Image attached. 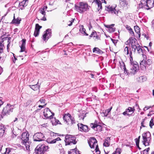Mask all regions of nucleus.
<instances>
[{
	"instance_id": "f257e3e1",
	"label": "nucleus",
	"mask_w": 154,
	"mask_h": 154,
	"mask_svg": "<svg viewBox=\"0 0 154 154\" xmlns=\"http://www.w3.org/2000/svg\"><path fill=\"white\" fill-rule=\"evenodd\" d=\"M88 5L87 3L84 2H80L78 5H75V9L77 12L82 13L86 11L88 8Z\"/></svg>"
},
{
	"instance_id": "f03ea898",
	"label": "nucleus",
	"mask_w": 154,
	"mask_h": 154,
	"mask_svg": "<svg viewBox=\"0 0 154 154\" xmlns=\"http://www.w3.org/2000/svg\"><path fill=\"white\" fill-rule=\"evenodd\" d=\"M49 148L48 146L44 144L38 145L35 149V152L37 154H44Z\"/></svg>"
},
{
	"instance_id": "7ed1b4c3",
	"label": "nucleus",
	"mask_w": 154,
	"mask_h": 154,
	"mask_svg": "<svg viewBox=\"0 0 154 154\" xmlns=\"http://www.w3.org/2000/svg\"><path fill=\"white\" fill-rule=\"evenodd\" d=\"M150 133L149 132H147L142 134L143 144L145 146H149V144L151 138Z\"/></svg>"
},
{
	"instance_id": "20e7f679",
	"label": "nucleus",
	"mask_w": 154,
	"mask_h": 154,
	"mask_svg": "<svg viewBox=\"0 0 154 154\" xmlns=\"http://www.w3.org/2000/svg\"><path fill=\"white\" fill-rule=\"evenodd\" d=\"M76 138L75 136L70 135H67L65 136V141L67 145L75 144L76 143Z\"/></svg>"
},
{
	"instance_id": "39448f33",
	"label": "nucleus",
	"mask_w": 154,
	"mask_h": 154,
	"mask_svg": "<svg viewBox=\"0 0 154 154\" xmlns=\"http://www.w3.org/2000/svg\"><path fill=\"white\" fill-rule=\"evenodd\" d=\"M144 59V56L145 55H143ZM146 60L143 59L140 62V67L142 69H146V67H148L152 63V60L150 59H148Z\"/></svg>"
},
{
	"instance_id": "423d86ee",
	"label": "nucleus",
	"mask_w": 154,
	"mask_h": 154,
	"mask_svg": "<svg viewBox=\"0 0 154 154\" xmlns=\"http://www.w3.org/2000/svg\"><path fill=\"white\" fill-rule=\"evenodd\" d=\"M13 108L12 106L8 104L4 108L2 112V114L3 116L9 115L10 112L13 111Z\"/></svg>"
},
{
	"instance_id": "0eeeda50",
	"label": "nucleus",
	"mask_w": 154,
	"mask_h": 154,
	"mask_svg": "<svg viewBox=\"0 0 154 154\" xmlns=\"http://www.w3.org/2000/svg\"><path fill=\"white\" fill-rule=\"evenodd\" d=\"M29 134L28 132L26 131L23 132L22 135L21 139L22 140V143L23 144H24L25 143H29Z\"/></svg>"
},
{
	"instance_id": "6e6552de",
	"label": "nucleus",
	"mask_w": 154,
	"mask_h": 154,
	"mask_svg": "<svg viewBox=\"0 0 154 154\" xmlns=\"http://www.w3.org/2000/svg\"><path fill=\"white\" fill-rule=\"evenodd\" d=\"M137 42V40L135 38L131 37L126 42V44L129 45H131L132 48H134L135 46L137 45H138V43Z\"/></svg>"
},
{
	"instance_id": "1a4fd4ad",
	"label": "nucleus",
	"mask_w": 154,
	"mask_h": 154,
	"mask_svg": "<svg viewBox=\"0 0 154 154\" xmlns=\"http://www.w3.org/2000/svg\"><path fill=\"white\" fill-rule=\"evenodd\" d=\"M44 135L41 133H37L35 134L33 136V140L34 141H41L43 140Z\"/></svg>"
},
{
	"instance_id": "9d476101",
	"label": "nucleus",
	"mask_w": 154,
	"mask_h": 154,
	"mask_svg": "<svg viewBox=\"0 0 154 154\" xmlns=\"http://www.w3.org/2000/svg\"><path fill=\"white\" fill-rule=\"evenodd\" d=\"M44 114L45 117L47 119H51L53 116L54 115V113L51 112L50 109L46 108L44 109Z\"/></svg>"
},
{
	"instance_id": "9b49d317",
	"label": "nucleus",
	"mask_w": 154,
	"mask_h": 154,
	"mask_svg": "<svg viewBox=\"0 0 154 154\" xmlns=\"http://www.w3.org/2000/svg\"><path fill=\"white\" fill-rule=\"evenodd\" d=\"M96 140L94 137L90 138L88 140V143L90 147L92 149H94V151L95 152H96Z\"/></svg>"
},
{
	"instance_id": "f8f14e48",
	"label": "nucleus",
	"mask_w": 154,
	"mask_h": 154,
	"mask_svg": "<svg viewBox=\"0 0 154 154\" xmlns=\"http://www.w3.org/2000/svg\"><path fill=\"white\" fill-rule=\"evenodd\" d=\"M51 29H47L44 32L43 35V39L45 42L47 41L51 37Z\"/></svg>"
},
{
	"instance_id": "ddd939ff",
	"label": "nucleus",
	"mask_w": 154,
	"mask_h": 154,
	"mask_svg": "<svg viewBox=\"0 0 154 154\" xmlns=\"http://www.w3.org/2000/svg\"><path fill=\"white\" fill-rule=\"evenodd\" d=\"M137 63H134L132 64H131V72L132 74H134L137 71L138 69V65L137 64Z\"/></svg>"
},
{
	"instance_id": "4468645a",
	"label": "nucleus",
	"mask_w": 154,
	"mask_h": 154,
	"mask_svg": "<svg viewBox=\"0 0 154 154\" xmlns=\"http://www.w3.org/2000/svg\"><path fill=\"white\" fill-rule=\"evenodd\" d=\"M78 126L79 129L81 131L87 132L88 131V129L87 126L84 125L81 123H78Z\"/></svg>"
},
{
	"instance_id": "2eb2a0df",
	"label": "nucleus",
	"mask_w": 154,
	"mask_h": 154,
	"mask_svg": "<svg viewBox=\"0 0 154 154\" xmlns=\"http://www.w3.org/2000/svg\"><path fill=\"white\" fill-rule=\"evenodd\" d=\"M104 26L108 28L107 30L110 33L114 32L116 30V28L114 27V24H112L111 25L104 24Z\"/></svg>"
},
{
	"instance_id": "dca6fc26",
	"label": "nucleus",
	"mask_w": 154,
	"mask_h": 154,
	"mask_svg": "<svg viewBox=\"0 0 154 154\" xmlns=\"http://www.w3.org/2000/svg\"><path fill=\"white\" fill-rule=\"evenodd\" d=\"M106 10L112 14H116L118 13V11H117L115 9L114 7H112L110 6L106 7Z\"/></svg>"
},
{
	"instance_id": "f3484780",
	"label": "nucleus",
	"mask_w": 154,
	"mask_h": 154,
	"mask_svg": "<svg viewBox=\"0 0 154 154\" xmlns=\"http://www.w3.org/2000/svg\"><path fill=\"white\" fill-rule=\"evenodd\" d=\"M41 28L42 26H39L38 24H36L35 30L34 34V35L35 37H37L38 35L39 30Z\"/></svg>"
},
{
	"instance_id": "a211bd4d",
	"label": "nucleus",
	"mask_w": 154,
	"mask_h": 154,
	"mask_svg": "<svg viewBox=\"0 0 154 154\" xmlns=\"http://www.w3.org/2000/svg\"><path fill=\"white\" fill-rule=\"evenodd\" d=\"M132 51L135 52L136 50H137L138 53L139 54H142L143 53V50L141 48V46L139 45L138 44V45H136L135 46V47L134 48H132Z\"/></svg>"
},
{
	"instance_id": "6ab92c4d",
	"label": "nucleus",
	"mask_w": 154,
	"mask_h": 154,
	"mask_svg": "<svg viewBox=\"0 0 154 154\" xmlns=\"http://www.w3.org/2000/svg\"><path fill=\"white\" fill-rule=\"evenodd\" d=\"M71 116L70 114L68 113L67 114H65L63 117V120L68 124H69V122Z\"/></svg>"
},
{
	"instance_id": "aec40b11",
	"label": "nucleus",
	"mask_w": 154,
	"mask_h": 154,
	"mask_svg": "<svg viewBox=\"0 0 154 154\" xmlns=\"http://www.w3.org/2000/svg\"><path fill=\"white\" fill-rule=\"evenodd\" d=\"M102 1L101 2L99 0H97V5H98V11H99L100 10L102 9V3H106V2L105 0H101Z\"/></svg>"
},
{
	"instance_id": "412c9836",
	"label": "nucleus",
	"mask_w": 154,
	"mask_h": 154,
	"mask_svg": "<svg viewBox=\"0 0 154 154\" xmlns=\"http://www.w3.org/2000/svg\"><path fill=\"white\" fill-rule=\"evenodd\" d=\"M5 127L2 124L0 125V137L3 136L5 133Z\"/></svg>"
},
{
	"instance_id": "4be33fe9",
	"label": "nucleus",
	"mask_w": 154,
	"mask_h": 154,
	"mask_svg": "<svg viewBox=\"0 0 154 154\" xmlns=\"http://www.w3.org/2000/svg\"><path fill=\"white\" fill-rule=\"evenodd\" d=\"M110 138L109 137H107L105 139L103 143V146L106 147H108L110 145Z\"/></svg>"
},
{
	"instance_id": "5701e85b",
	"label": "nucleus",
	"mask_w": 154,
	"mask_h": 154,
	"mask_svg": "<svg viewBox=\"0 0 154 154\" xmlns=\"http://www.w3.org/2000/svg\"><path fill=\"white\" fill-rule=\"evenodd\" d=\"M146 77L145 76H140L137 79V81L140 83H142L145 81L146 80Z\"/></svg>"
},
{
	"instance_id": "b1692460",
	"label": "nucleus",
	"mask_w": 154,
	"mask_h": 154,
	"mask_svg": "<svg viewBox=\"0 0 154 154\" xmlns=\"http://www.w3.org/2000/svg\"><path fill=\"white\" fill-rule=\"evenodd\" d=\"M22 41V44L20 46V52L24 51L25 50L26 40L25 39H23Z\"/></svg>"
},
{
	"instance_id": "393cba45",
	"label": "nucleus",
	"mask_w": 154,
	"mask_h": 154,
	"mask_svg": "<svg viewBox=\"0 0 154 154\" xmlns=\"http://www.w3.org/2000/svg\"><path fill=\"white\" fill-rule=\"evenodd\" d=\"M128 113H130V114H132V116H134L133 114L134 112L135 109L134 107H128V109H126Z\"/></svg>"
},
{
	"instance_id": "a878e982",
	"label": "nucleus",
	"mask_w": 154,
	"mask_h": 154,
	"mask_svg": "<svg viewBox=\"0 0 154 154\" xmlns=\"http://www.w3.org/2000/svg\"><path fill=\"white\" fill-rule=\"evenodd\" d=\"M141 3L139 5V8H144L146 9V7L145 5V1L144 0H141L140 1Z\"/></svg>"
},
{
	"instance_id": "bb28decb",
	"label": "nucleus",
	"mask_w": 154,
	"mask_h": 154,
	"mask_svg": "<svg viewBox=\"0 0 154 154\" xmlns=\"http://www.w3.org/2000/svg\"><path fill=\"white\" fill-rule=\"evenodd\" d=\"M21 20V19L20 18H17L16 19L15 18L14 14V19L12 21V23H13L19 24L20 23V21Z\"/></svg>"
},
{
	"instance_id": "cd10ccee",
	"label": "nucleus",
	"mask_w": 154,
	"mask_h": 154,
	"mask_svg": "<svg viewBox=\"0 0 154 154\" xmlns=\"http://www.w3.org/2000/svg\"><path fill=\"white\" fill-rule=\"evenodd\" d=\"M80 31L84 35L88 36V34L85 32V29L84 28V26L82 25H81L80 26Z\"/></svg>"
},
{
	"instance_id": "c85d7f7f",
	"label": "nucleus",
	"mask_w": 154,
	"mask_h": 154,
	"mask_svg": "<svg viewBox=\"0 0 154 154\" xmlns=\"http://www.w3.org/2000/svg\"><path fill=\"white\" fill-rule=\"evenodd\" d=\"M134 29L135 32L138 35V37L140 38V28L138 26H134Z\"/></svg>"
},
{
	"instance_id": "c756f323",
	"label": "nucleus",
	"mask_w": 154,
	"mask_h": 154,
	"mask_svg": "<svg viewBox=\"0 0 154 154\" xmlns=\"http://www.w3.org/2000/svg\"><path fill=\"white\" fill-rule=\"evenodd\" d=\"M52 119L51 121V122H52L53 125H56L57 124L60 123L59 121L56 119L55 118L54 119L52 118Z\"/></svg>"
},
{
	"instance_id": "7c9ffc66",
	"label": "nucleus",
	"mask_w": 154,
	"mask_h": 154,
	"mask_svg": "<svg viewBox=\"0 0 154 154\" xmlns=\"http://www.w3.org/2000/svg\"><path fill=\"white\" fill-rule=\"evenodd\" d=\"M26 0H23L20 3H19V5L20 8L21 9H23V8L26 5Z\"/></svg>"
},
{
	"instance_id": "2f4dec72",
	"label": "nucleus",
	"mask_w": 154,
	"mask_h": 154,
	"mask_svg": "<svg viewBox=\"0 0 154 154\" xmlns=\"http://www.w3.org/2000/svg\"><path fill=\"white\" fill-rule=\"evenodd\" d=\"M86 114L85 113V111H82L80 114H79V117L80 119H82L83 120L84 119V118L86 116Z\"/></svg>"
},
{
	"instance_id": "473e14b6",
	"label": "nucleus",
	"mask_w": 154,
	"mask_h": 154,
	"mask_svg": "<svg viewBox=\"0 0 154 154\" xmlns=\"http://www.w3.org/2000/svg\"><path fill=\"white\" fill-rule=\"evenodd\" d=\"M141 124V126L140 127V129H141L142 127H146V125H147V124H146L145 122V119H143L142 120Z\"/></svg>"
},
{
	"instance_id": "72a5a7b5",
	"label": "nucleus",
	"mask_w": 154,
	"mask_h": 154,
	"mask_svg": "<svg viewBox=\"0 0 154 154\" xmlns=\"http://www.w3.org/2000/svg\"><path fill=\"white\" fill-rule=\"evenodd\" d=\"M140 137V136H139L137 138L135 139V141L136 142V145L140 149H141L139 147V145Z\"/></svg>"
},
{
	"instance_id": "f704fd0d",
	"label": "nucleus",
	"mask_w": 154,
	"mask_h": 154,
	"mask_svg": "<svg viewBox=\"0 0 154 154\" xmlns=\"http://www.w3.org/2000/svg\"><path fill=\"white\" fill-rule=\"evenodd\" d=\"M112 109V107H111L110 108L107 109L105 111L103 112L104 116H108L109 113L111 111Z\"/></svg>"
},
{
	"instance_id": "c9c22d12",
	"label": "nucleus",
	"mask_w": 154,
	"mask_h": 154,
	"mask_svg": "<svg viewBox=\"0 0 154 154\" xmlns=\"http://www.w3.org/2000/svg\"><path fill=\"white\" fill-rule=\"evenodd\" d=\"M31 88L34 91L37 90L39 88V86H38L37 84L31 85Z\"/></svg>"
},
{
	"instance_id": "e433bc0d",
	"label": "nucleus",
	"mask_w": 154,
	"mask_h": 154,
	"mask_svg": "<svg viewBox=\"0 0 154 154\" xmlns=\"http://www.w3.org/2000/svg\"><path fill=\"white\" fill-rule=\"evenodd\" d=\"M132 52L131 51H130L129 53V56H130V64H132L133 63L134 61L133 60L132 57Z\"/></svg>"
},
{
	"instance_id": "4c0bfd02",
	"label": "nucleus",
	"mask_w": 154,
	"mask_h": 154,
	"mask_svg": "<svg viewBox=\"0 0 154 154\" xmlns=\"http://www.w3.org/2000/svg\"><path fill=\"white\" fill-rule=\"evenodd\" d=\"M11 151V149L9 148H6L5 152H2V153L4 154H8Z\"/></svg>"
},
{
	"instance_id": "58836bf2",
	"label": "nucleus",
	"mask_w": 154,
	"mask_h": 154,
	"mask_svg": "<svg viewBox=\"0 0 154 154\" xmlns=\"http://www.w3.org/2000/svg\"><path fill=\"white\" fill-rule=\"evenodd\" d=\"M61 140L60 138V137H57L54 139L53 140L51 141V142H50L49 143H56L57 141Z\"/></svg>"
},
{
	"instance_id": "ea45409f",
	"label": "nucleus",
	"mask_w": 154,
	"mask_h": 154,
	"mask_svg": "<svg viewBox=\"0 0 154 154\" xmlns=\"http://www.w3.org/2000/svg\"><path fill=\"white\" fill-rule=\"evenodd\" d=\"M121 153V149L120 148H117L113 154H120Z\"/></svg>"
},
{
	"instance_id": "a19ab883",
	"label": "nucleus",
	"mask_w": 154,
	"mask_h": 154,
	"mask_svg": "<svg viewBox=\"0 0 154 154\" xmlns=\"http://www.w3.org/2000/svg\"><path fill=\"white\" fill-rule=\"evenodd\" d=\"M122 114L124 116H128L129 117H130V116H132V114H129V113H128V112H127V111L126 109L125 110V111L124 112L122 113Z\"/></svg>"
},
{
	"instance_id": "79ce46f5",
	"label": "nucleus",
	"mask_w": 154,
	"mask_h": 154,
	"mask_svg": "<svg viewBox=\"0 0 154 154\" xmlns=\"http://www.w3.org/2000/svg\"><path fill=\"white\" fill-rule=\"evenodd\" d=\"M124 52H125V53L126 54L128 55L129 54V53L128 48V47H126L125 48Z\"/></svg>"
},
{
	"instance_id": "37998d69",
	"label": "nucleus",
	"mask_w": 154,
	"mask_h": 154,
	"mask_svg": "<svg viewBox=\"0 0 154 154\" xmlns=\"http://www.w3.org/2000/svg\"><path fill=\"white\" fill-rule=\"evenodd\" d=\"M154 125L153 120L152 119L149 122V125L151 128H152V126Z\"/></svg>"
},
{
	"instance_id": "c03bdc74",
	"label": "nucleus",
	"mask_w": 154,
	"mask_h": 154,
	"mask_svg": "<svg viewBox=\"0 0 154 154\" xmlns=\"http://www.w3.org/2000/svg\"><path fill=\"white\" fill-rule=\"evenodd\" d=\"M102 126L99 125L97 124V131H100L102 130Z\"/></svg>"
},
{
	"instance_id": "a18cd8bd",
	"label": "nucleus",
	"mask_w": 154,
	"mask_h": 154,
	"mask_svg": "<svg viewBox=\"0 0 154 154\" xmlns=\"http://www.w3.org/2000/svg\"><path fill=\"white\" fill-rule=\"evenodd\" d=\"M26 146V149L28 151H29L30 150L29 149V147H30L29 145V143H25L24 144Z\"/></svg>"
},
{
	"instance_id": "49530a36",
	"label": "nucleus",
	"mask_w": 154,
	"mask_h": 154,
	"mask_svg": "<svg viewBox=\"0 0 154 154\" xmlns=\"http://www.w3.org/2000/svg\"><path fill=\"white\" fill-rule=\"evenodd\" d=\"M103 53V51L97 48V54L100 55L102 54Z\"/></svg>"
},
{
	"instance_id": "de8ad7c7",
	"label": "nucleus",
	"mask_w": 154,
	"mask_h": 154,
	"mask_svg": "<svg viewBox=\"0 0 154 154\" xmlns=\"http://www.w3.org/2000/svg\"><path fill=\"white\" fill-rule=\"evenodd\" d=\"M74 19H72L70 21H69L67 23V24L69 26H71L74 21Z\"/></svg>"
},
{
	"instance_id": "09e8293b",
	"label": "nucleus",
	"mask_w": 154,
	"mask_h": 154,
	"mask_svg": "<svg viewBox=\"0 0 154 154\" xmlns=\"http://www.w3.org/2000/svg\"><path fill=\"white\" fill-rule=\"evenodd\" d=\"M90 125L91 127L93 129L96 127V124L95 123H91Z\"/></svg>"
},
{
	"instance_id": "8fccbe9b",
	"label": "nucleus",
	"mask_w": 154,
	"mask_h": 154,
	"mask_svg": "<svg viewBox=\"0 0 154 154\" xmlns=\"http://www.w3.org/2000/svg\"><path fill=\"white\" fill-rule=\"evenodd\" d=\"M4 48V45L2 43L0 46V53H2V52Z\"/></svg>"
},
{
	"instance_id": "3c124183",
	"label": "nucleus",
	"mask_w": 154,
	"mask_h": 154,
	"mask_svg": "<svg viewBox=\"0 0 154 154\" xmlns=\"http://www.w3.org/2000/svg\"><path fill=\"white\" fill-rule=\"evenodd\" d=\"M149 148H148L143 151V154H148V152L149 150Z\"/></svg>"
},
{
	"instance_id": "603ef678",
	"label": "nucleus",
	"mask_w": 154,
	"mask_h": 154,
	"mask_svg": "<svg viewBox=\"0 0 154 154\" xmlns=\"http://www.w3.org/2000/svg\"><path fill=\"white\" fill-rule=\"evenodd\" d=\"M32 100H28L26 102V105H29L32 104Z\"/></svg>"
},
{
	"instance_id": "864d4df0",
	"label": "nucleus",
	"mask_w": 154,
	"mask_h": 154,
	"mask_svg": "<svg viewBox=\"0 0 154 154\" xmlns=\"http://www.w3.org/2000/svg\"><path fill=\"white\" fill-rule=\"evenodd\" d=\"M129 32L131 35L132 36H135L134 33L133 32L132 29H131L129 31Z\"/></svg>"
},
{
	"instance_id": "5fc2aeb1",
	"label": "nucleus",
	"mask_w": 154,
	"mask_h": 154,
	"mask_svg": "<svg viewBox=\"0 0 154 154\" xmlns=\"http://www.w3.org/2000/svg\"><path fill=\"white\" fill-rule=\"evenodd\" d=\"M40 12L44 16L45 15V12L44 11V9H43L42 8L40 10Z\"/></svg>"
},
{
	"instance_id": "6e6d98bb",
	"label": "nucleus",
	"mask_w": 154,
	"mask_h": 154,
	"mask_svg": "<svg viewBox=\"0 0 154 154\" xmlns=\"http://www.w3.org/2000/svg\"><path fill=\"white\" fill-rule=\"evenodd\" d=\"M71 121V124H73V123H75V121L74 120V118H73L72 116H71L70 119L69 121Z\"/></svg>"
},
{
	"instance_id": "4d7b16f0",
	"label": "nucleus",
	"mask_w": 154,
	"mask_h": 154,
	"mask_svg": "<svg viewBox=\"0 0 154 154\" xmlns=\"http://www.w3.org/2000/svg\"><path fill=\"white\" fill-rule=\"evenodd\" d=\"M151 23V29L154 31V20L152 21Z\"/></svg>"
},
{
	"instance_id": "13d9d810",
	"label": "nucleus",
	"mask_w": 154,
	"mask_h": 154,
	"mask_svg": "<svg viewBox=\"0 0 154 154\" xmlns=\"http://www.w3.org/2000/svg\"><path fill=\"white\" fill-rule=\"evenodd\" d=\"M151 107V106H145V107L144 108L143 110L144 111H145L146 110H147L149 109Z\"/></svg>"
},
{
	"instance_id": "bf43d9fd",
	"label": "nucleus",
	"mask_w": 154,
	"mask_h": 154,
	"mask_svg": "<svg viewBox=\"0 0 154 154\" xmlns=\"http://www.w3.org/2000/svg\"><path fill=\"white\" fill-rule=\"evenodd\" d=\"M100 151L99 150L98 145H97V154H100Z\"/></svg>"
},
{
	"instance_id": "052dcab7",
	"label": "nucleus",
	"mask_w": 154,
	"mask_h": 154,
	"mask_svg": "<svg viewBox=\"0 0 154 154\" xmlns=\"http://www.w3.org/2000/svg\"><path fill=\"white\" fill-rule=\"evenodd\" d=\"M126 28L127 29L128 31L130 30L131 29H132L131 27L128 25H127L126 26Z\"/></svg>"
},
{
	"instance_id": "680f3d73",
	"label": "nucleus",
	"mask_w": 154,
	"mask_h": 154,
	"mask_svg": "<svg viewBox=\"0 0 154 154\" xmlns=\"http://www.w3.org/2000/svg\"><path fill=\"white\" fill-rule=\"evenodd\" d=\"M40 102L41 103H45V100L43 98L41 99L40 100Z\"/></svg>"
},
{
	"instance_id": "e2e57ef3",
	"label": "nucleus",
	"mask_w": 154,
	"mask_h": 154,
	"mask_svg": "<svg viewBox=\"0 0 154 154\" xmlns=\"http://www.w3.org/2000/svg\"><path fill=\"white\" fill-rule=\"evenodd\" d=\"M10 38H8V44L7 45V48H8V47H9V44H10Z\"/></svg>"
},
{
	"instance_id": "0e129e2a",
	"label": "nucleus",
	"mask_w": 154,
	"mask_h": 154,
	"mask_svg": "<svg viewBox=\"0 0 154 154\" xmlns=\"http://www.w3.org/2000/svg\"><path fill=\"white\" fill-rule=\"evenodd\" d=\"M3 72V69L1 66H0V75Z\"/></svg>"
},
{
	"instance_id": "69168bd1",
	"label": "nucleus",
	"mask_w": 154,
	"mask_h": 154,
	"mask_svg": "<svg viewBox=\"0 0 154 154\" xmlns=\"http://www.w3.org/2000/svg\"><path fill=\"white\" fill-rule=\"evenodd\" d=\"M111 40L112 41L113 43H114V44H115V43H116V40H115L114 39H113L112 38H111Z\"/></svg>"
},
{
	"instance_id": "338daca9",
	"label": "nucleus",
	"mask_w": 154,
	"mask_h": 154,
	"mask_svg": "<svg viewBox=\"0 0 154 154\" xmlns=\"http://www.w3.org/2000/svg\"><path fill=\"white\" fill-rule=\"evenodd\" d=\"M41 20H42L45 21L46 20V17H45V16H44L43 18L41 19Z\"/></svg>"
},
{
	"instance_id": "774afa93",
	"label": "nucleus",
	"mask_w": 154,
	"mask_h": 154,
	"mask_svg": "<svg viewBox=\"0 0 154 154\" xmlns=\"http://www.w3.org/2000/svg\"><path fill=\"white\" fill-rule=\"evenodd\" d=\"M74 153H75V151H72L69 152L68 154H74Z\"/></svg>"
}]
</instances>
